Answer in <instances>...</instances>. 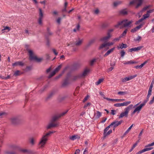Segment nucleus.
<instances>
[{
    "label": "nucleus",
    "instance_id": "obj_1",
    "mask_svg": "<svg viewBox=\"0 0 154 154\" xmlns=\"http://www.w3.org/2000/svg\"><path fill=\"white\" fill-rule=\"evenodd\" d=\"M55 132L56 131H49L43 135L40 139L38 144L39 147L41 148L44 147L48 140L49 136L51 134L55 133Z\"/></svg>",
    "mask_w": 154,
    "mask_h": 154
},
{
    "label": "nucleus",
    "instance_id": "obj_2",
    "mask_svg": "<svg viewBox=\"0 0 154 154\" xmlns=\"http://www.w3.org/2000/svg\"><path fill=\"white\" fill-rule=\"evenodd\" d=\"M133 107V105L130 104L128 106L126 107L125 110V112H122L119 116V118L120 119L124 117H127L130 110Z\"/></svg>",
    "mask_w": 154,
    "mask_h": 154
},
{
    "label": "nucleus",
    "instance_id": "obj_3",
    "mask_svg": "<svg viewBox=\"0 0 154 154\" xmlns=\"http://www.w3.org/2000/svg\"><path fill=\"white\" fill-rule=\"evenodd\" d=\"M132 23V20L128 21L127 20H125L119 22L117 24L114 26L115 27L118 28L119 25H122L124 27L128 26Z\"/></svg>",
    "mask_w": 154,
    "mask_h": 154
},
{
    "label": "nucleus",
    "instance_id": "obj_4",
    "mask_svg": "<svg viewBox=\"0 0 154 154\" xmlns=\"http://www.w3.org/2000/svg\"><path fill=\"white\" fill-rule=\"evenodd\" d=\"M114 30L113 29H110L108 30L107 36H104L100 38V41L103 42H107L112 37V35L111 34V32Z\"/></svg>",
    "mask_w": 154,
    "mask_h": 154
},
{
    "label": "nucleus",
    "instance_id": "obj_5",
    "mask_svg": "<svg viewBox=\"0 0 154 154\" xmlns=\"http://www.w3.org/2000/svg\"><path fill=\"white\" fill-rule=\"evenodd\" d=\"M154 145V142L151 143L145 146L143 149L137 152L136 154H141L145 152L150 150L153 149V147H150Z\"/></svg>",
    "mask_w": 154,
    "mask_h": 154
},
{
    "label": "nucleus",
    "instance_id": "obj_6",
    "mask_svg": "<svg viewBox=\"0 0 154 154\" xmlns=\"http://www.w3.org/2000/svg\"><path fill=\"white\" fill-rule=\"evenodd\" d=\"M28 53L30 60H34L38 62H40L42 60V58H38L37 57L34 56L32 51L31 50H28Z\"/></svg>",
    "mask_w": 154,
    "mask_h": 154
},
{
    "label": "nucleus",
    "instance_id": "obj_7",
    "mask_svg": "<svg viewBox=\"0 0 154 154\" xmlns=\"http://www.w3.org/2000/svg\"><path fill=\"white\" fill-rule=\"evenodd\" d=\"M141 102L140 101L139 103L136 104L134 106H133V107H135V108L133 111L131 113V114L132 115H133L136 112L137 114L140 113L143 108L140 105H139Z\"/></svg>",
    "mask_w": 154,
    "mask_h": 154
},
{
    "label": "nucleus",
    "instance_id": "obj_8",
    "mask_svg": "<svg viewBox=\"0 0 154 154\" xmlns=\"http://www.w3.org/2000/svg\"><path fill=\"white\" fill-rule=\"evenodd\" d=\"M143 1L144 0H132L130 2L129 4L130 5H133L137 4V5L135 8H137L142 5Z\"/></svg>",
    "mask_w": 154,
    "mask_h": 154
},
{
    "label": "nucleus",
    "instance_id": "obj_9",
    "mask_svg": "<svg viewBox=\"0 0 154 154\" xmlns=\"http://www.w3.org/2000/svg\"><path fill=\"white\" fill-rule=\"evenodd\" d=\"M90 71V70L88 68H85L83 72L80 75L75 77L74 78V79L76 80L78 78L84 77L86 76L89 73Z\"/></svg>",
    "mask_w": 154,
    "mask_h": 154
},
{
    "label": "nucleus",
    "instance_id": "obj_10",
    "mask_svg": "<svg viewBox=\"0 0 154 154\" xmlns=\"http://www.w3.org/2000/svg\"><path fill=\"white\" fill-rule=\"evenodd\" d=\"M123 122V121L122 120H121L120 121H115L112 122L109 126L110 127L113 126L114 129L116 127L118 126L119 125H120Z\"/></svg>",
    "mask_w": 154,
    "mask_h": 154
},
{
    "label": "nucleus",
    "instance_id": "obj_11",
    "mask_svg": "<svg viewBox=\"0 0 154 154\" xmlns=\"http://www.w3.org/2000/svg\"><path fill=\"white\" fill-rule=\"evenodd\" d=\"M110 127V126H108L104 129L103 133V136L104 137H106V136L109 135L112 133V129H110L107 131Z\"/></svg>",
    "mask_w": 154,
    "mask_h": 154
},
{
    "label": "nucleus",
    "instance_id": "obj_12",
    "mask_svg": "<svg viewBox=\"0 0 154 154\" xmlns=\"http://www.w3.org/2000/svg\"><path fill=\"white\" fill-rule=\"evenodd\" d=\"M114 43L113 42H106L101 45L99 47V49H101L104 48L106 47L107 46L112 45L114 44Z\"/></svg>",
    "mask_w": 154,
    "mask_h": 154
},
{
    "label": "nucleus",
    "instance_id": "obj_13",
    "mask_svg": "<svg viewBox=\"0 0 154 154\" xmlns=\"http://www.w3.org/2000/svg\"><path fill=\"white\" fill-rule=\"evenodd\" d=\"M150 15V14H149L147 13L146 14H144L143 15V17L141 18L140 19L138 20V21H137L135 24L136 25H138L139 24V23L141 22L142 21H143L144 19H146V18H148Z\"/></svg>",
    "mask_w": 154,
    "mask_h": 154
},
{
    "label": "nucleus",
    "instance_id": "obj_14",
    "mask_svg": "<svg viewBox=\"0 0 154 154\" xmlns=\"http://www.w3.org/2000/svg\"><path fill=\"white\" fill-rule=\"evenodd\" d=\"M39 18L38 20V23L39 24L42 25V19L43 17V14L41 8L39 9Z\"/></svg>",
    "mask_w": 154,
    "mask_h": 154
},
{
    "label": "nucleus",
    "instance_id": "obj_15",
    "mask_svg": "<svg viewBox=\"0 0 154 154\" xmlns=\"http://www.w3.org/2000/svg\"><path fill=\"white\" fill-rule=\"evenodd\" d=\"M136 75H135L133 76H131L128 77H126L124 79H122V81L123 82H125L127 81L130 80L137 76Z\"/></svg>",
    "mask_w": 154,
    "mask_h": 154
},
{
    "label": "nucleus",
    "instance_id": "obj_16",
    "mask_svg": "<svg viewBox=\"0 0 154 154\" xmlns=\"http://www.w3.org/2000/svg\"><path fill=\"white\" fill-rule=\"evenodd\" d=\"M143 47V46H140L137 47L133 48H130L129 49L128 51L130 52H132V51H136L140 50Z\"/></svg>",
    "mask_w": 154,
    "mask_h": 154
},
{
    "label": "nucleus",
    "instance_id": "obj_17",
    "mask_svg": "<svg viewBox=\"0 0 154 154\" xmlns=\"http://www.w3.org/2000/svg\"><path fill=\"white\" fill-rule=\"evenodd\" d=\"M59 124L58 122H56L55 123H50L47 126V128L48 129H50L51 128L55 127L57 126Z\"/></svg>",
    "mask_w": 154,
    "mask_h": 154
},
{
    "label": "nucleus",
    "instance_id": "obj_18",
    "mask_svg": "<svg viewBox=\"0 0 154 154\" xmlns=\"http://www.w3.org/2000/svg\"><path fill=\"white\" fill-rule=\"evenodd\" d=\"M104 99H106V100L109 101H116V102H120L124 101L125 100L124 99H110L106 97H104Z\"/></svg>",
    "mask_w": 154,
    "mask_h": 154
},
{
    "label": "nucleus",
    "instance_id": "obj_19",
    "mask_svg": "<svg viewBox=\"0 0 154 154\" xmlns=\"http://www.w3.org/2000/svg\"><path fill=\"white\" fill-rule=\"evenodd\" d=\"M143 24H141L139 25L136 26L135 28L132 29L131 30V32L133 33L135 32L138 30L140 29L142 26Z\"/></svg>",
    "mask_w": 154,
    "mask_h": 154
},
{
    "label": "nucleus",
    "instance_id": "obj_20",
    "mask_svg": "<svg viewBox=\"0 0 154 154\" xmlns=\"http://www.w3.org/2000/svg\"><path fill=\"white\" fill-rule=\"evenodd\" d=\"M127 47V45L125 44H124L123 43L122 44H119V45L117 46V48L118 49H122L123 48H126Z\"/></svg>",
    "mask_w": 154,
    "mask_h": 154
},
{
    "label": "nucleus",
    "instance_id": "obj_21",
    "mask_svg": "<svg viewBox=\"0 0 154 154\" xmlns=\"http://www.w3.org/2000/svg\"><path fill=\"white\" fill-rule=\"evenodd\" d=\"M24 63L22 61L16 62L12 64V66H23Z\"/></svg>",
    "mask_w": 154,
    "mask_h": 154
},
{
    "label": "nucleus",
    "instance_id": "obj_22",
    "mask_svg": "<svg viewBox=\"0 0 154 154\" xmlns=\"http://www.w3.org/2000/svg\"><path fill=\"white\" fill-rule=\"evenodd\" d=\"M115 47H114L113 48H112L111 49L108 50L106 52L105 54L104 55V57H106V56L109 55V54H110L111 53L113 52L114 50H115Z\"/></svg>",
    "mask_w": 154,
    "mask_h": 154
},
{
    "label": "nucleus",
    "instance_id": "obj_23",
    "mask_svg": "<svg viewBox=\"0 0 154 154\" xmlns=\"http://www.w3.org/2000/svg\"><path fill=\"white\" fill-rule=\"evenodd\" d=\"M11 123L14 124H17L18 122V119L15 117H13L11 118Z\"/></svg>",
    "mask_w": 154,
    "mask_h": 154
},
{
    "label": "nucleus",
    "instance_id": "obj_24",
    "mask_svg": "<svg viewBox=\"0 0 154 154\" xmlns=\"http://www.w3.org/2000/svg\"><path fill=\"white\" fill-rule=\"evenodd\" d=\"M147 63V61H145L143 63L141 64L140 65H137L135 66L134 67L136 69H141V68L144 65Z\"/></svg>",
    "mask_w": 154,
    "mask_h": 154
},
{
    "label": "nucleus",
    "instance_id": "obj_25",
    "mask_svg": "<svg viewBox=\"0 0 154 154\" xmlns=\"http://www.w3.org/2000/svg\"><path fill=\"white\" fill-rule=\"evenodd\" d=\"M80 137L78 135H73L70 137V139L72 140H74L76 139H79Z\"/></svg>",
    "mask_w": 154,
    "mask_h": 154
},
{
    "label": "nucleus",
    "instance_id": "obj_26",
    "mask_svg": "<svg viewBox=\"0 0 154 154\" xmlns=\"http://www.w3.org/2000/svg\"><path fill=\"white\" fill-rule=\"evenodd\" d=\"M83 40V39H80V38H78V40L76 41V42L75 43V45L76 46H80L82 44Z\"/></svg>",
    "mask_w": 154,
    "mask_h": 154
},
{
    "label": "nucleus",
    "instance_id": "obj_27",
    "mask_svg": "<svg viewBox=\"0 0 154 154\" xmlns=\"http://www.w3.org/2000/svg\"><path fill=\"white\" fill-rule=\"evenodd\" d=\"M104 80V79L103 78H101L100 79L98 80L96 82L95 84L96 85H98L100 84Z\"/></svg>",
    "mask_w": 154,
    "mask_h": 154
},
{
    "label": "nucleus",
    "instance_id": "obj_28",
    "mask_svg": "<svg viewBox=\"0 0 154 154\" xmlns=\"http://www.w3.org/2000/svg\"><path fill=\"white\" fill-rule=\"evenodd\" d=\"M102 115V113L101 112L97 111L96 113V115H95V117L97 119L99 118Z\"/></svg>",
    "mask_w": 154,
    "mask_h": 154
},
{
    "label": "nucleus",
    "instance_id": "obj_29",
    "mask_svg": "<svg viewBox=\"0 0 154 154\" xmlns=\"http://www.w3.org/2000/svg\"><path fill=\"white\" fill-rule=\"evenodd\" d=\"M136 63V62L134 61H132V60H130L129 61H128L127 62L124 63V65L131 64H133L135 63Z\"/></svg>",
    "mask_w": 154,
    "mask_h": 154
},
{
    "label": "nucleus",
    "instance_id": "obj_30",
    "mask_svg": "<svg viewBox=\"0 0 154 154\" xmlns=\"http://www.w3.org/2000/svg\"><path fill=\"white\" fill-rule=\"evenodd\" d=\"M134 124H132L128 128V129L125 132L124 134V135H125L126 134L128 133L130 131V130H131V128L133 126Z\"/></svg>",
    "mask_w": 154,
    "mask_h": 154
},
{
    "label": "nucleus",
    "instance_id": "obj_31",
    "mask_svg": "<svg viewBox=\"0 0 154 154\" xmlns=\"http://www.w3.org/2000/svg\"><path fill=\"white\" fill-rule=\"evenodd\" d=\"M128 93L127 91H119L118 92V94L120 95H123L127 94Z\"/></svg>",
    "mask_w": 154,
    "mask_h": 154
},
{
    "label": "nucleus",
    "instance_id": "obj_32",
    "mask_svg": "<svg viewBox=\"0 0 154 154\" xmlns=\"http://www.w3.org/2000/svg\"><path fill=\"white\" fill-rule=\"evenodd\" d=\"M122 3V2L121 1H118L115 2L114 3L113 5L115 7L117 6L118 5L121 4Z\"/></svg>",
    "mask_w": 154,
    "mask_h": 154
},
{
    "label": "nucleus",
    "instance_id": "obj_33",
    "mask_svg": "<svg viewBox=\"0 0 154 154\" xmlns=\"http://www.w3.org/2000/svg\"><path fill=\"white\" fill-rule=\"evenodd\" d=\"M59 118H60V117H59V115L57 116H55L52 118V122H54Z\"/></svg>",
    "mask_w": 154,
    "mask_h": 154
},
{
    "label": "nucleus",
    "instance_id": "obj_34",
    "mask_svg": "<svg viewBox=\"0 0 154 154\" xmlns=\"http://www.w3.org/2000/svg\"><path fill=\"white\" fill-rule=\"evenodd\" d=\"M148 102L146 100H144L141 103L140 105L143 107L146 104L147 102Z\"/></svg>",
    "mask_w": 154,
    "mask_h": 154
},
{
    "label": "nucleus",
    "instance_id": "obj_35",
    "mask_svg": "<svg viewBox=\"0 0 154 154\" xmlns=\"http://www.w3.org/2000/svg\"><path fill=\"white\" fill-rule=\"evenodd\" d=\"M131 103V102L130 101H127L126 102H124L122 103V106H127L128 105H129Z\"/></svg>",
    "mask_w": 154,
    "mask_h": 154
},
{
    "label": "nucleus",
    "instance_id": "obj_36",
    "mask_svg": "<svg viewBox=\"0 0 154 154\" xmlns=\"http://www.w3.org/2000/svg\"><path fill=\"white\" fill-rule=\"evenodd\" d=\"M154 103V96L152 97L151 99L150 100L149 102V105H152Z\"/></svg>",
    "mask_w": 154,
    "mask_h": 154
},
{
    "label": "nucleus",
    "instance_id": "obj_37",
    "mask_svg": "<svg viewBox=\"0 0 154 154\" xmlns=\"http://www.w3.org/2000/svg\"><path fill=\"white\" fill-rule=\"evenodd\" d=\"M127 31V29H125L122 33V34L120 36V37L122 38L125 36L126 34Z\"/></svg>",
    "mask_w": 154,
    "mask_h": 154
},
{
    "label": "nucleus",
    "instance_id": "obj_38",
    "mask_svg": "<svg viewBox=\"0 0 154 154\" xmlns=\"http://www.w3.org/2000/svg\"><path fill=\"white\" fill-rule=\"evenodd\" d=\"M61 65H60L58 66L54 70L56 72H57L61 68Z\"/></svg>",
    "mask_w": 154,
    "mask_h": 154
},
{
    "label": "nucleus",
    "instance_id": "obj_39",
    "mask_svg": "<svg viewBox=\"0 0 154 154\" xmlns=\"http://www.w3.org/2000/svg\"><path fill=\"white\" fill-rule=\"evenodd\" d=\"M143 11L142 10L139 12L136 15L137 17H138L139 18L141 17Z\"/></svg>",
    "mask_w": 154,
    "mask_h": 154
},
{
    "label": "nucleus",
    "instance_id": "obj_40",
    "mask_svg": "<svg viewBox=\"0 0 154 154\" xmlns=\"http://www.w3.org/2000/svg\"><path fill=\"white\" fill-rule=\"evenodd\" d=\"M114 106L116 107L122 106V103H117L114 104Z\"/></svg>",
    "mask_w": 154,
    "mask_h": 154
},
{
    "label": "nucleus",
    "instance_id": "obj_41",
    "mask_svg": "<svg viewBox=\"0 0 154 154\" xmlns=\"http://www.w3.org/2000/svg\"><path fill=\"white\" fill-rule=\"evenodd\" d=\"M68 110L64 112H62L61 114L59 115V117H61L63 116L65 114H66L68 112Z\"/></svg>",
    "mask_w": 154,
    "mask_h": 154
},
{
    "label": "nucleus",
    "instance_id": "obj_42",
    "mask_svg": "<svg viewBox=\"0 0 154 154\" xmlns=\"http://www.w3.org/2000/svg\"><path fill=\"white\" fill-rule=\"evenodd\" d=\"M56 73V72L54 70L51 73L50 75L48 76V78H49L51 77L52 76L55 74Z\"/></svg>",
    "mask_w": 154,
    "mask_h": 154
},
{
    "label": "nucleus",
    "instance_id": "obj_43",
    "mask_svg": "<svg viewBox=\"0 0 154 154\" xmlns=\"http://www.w3.org/2000/svg\"><path fill=\"white\" fill-rule=\"evenodd\" d=\"M152 88L149 87L147 94L151 95V94H152Z\"/></svg>",
    "mask_w": 154,
    "mask_h": 154
},
{
    "label": "nucleus",
    "instance_id": "obj_44",
    "mask_svg": "<svg viewBox=\"0 0 154 154\" xmlns=\"http://www.w3.org/2000/svg\"><path fill=\"white\" fill-rule=\"evenodd\" d=\"M30 142L32 145H33L34 144V139L32 137L30 138Z\"/></svg>",
    "mask_w": 154,
    "mask_h": 154
},
{
    "label": "nucleus",
    "instance_id": "obj_45",
    "mask_svg": "<svg viewBox=\"0 0 154 154\" xmlns=\"http://www.w3.org/2000/svg\"><path fill=\"white\" fill-rule=\"evenodd\" d=\"M127 11L125 10H123L120 11V13L123 14H127Z\"/></svg>",
    "mask_w": 154,
    "mask_h": 154
},
{
    "label": "nucleus",
    "instance_id": "obj_46",
    "mask_svg": "<svg viewBox=\"0 0 154 154\" xmlns=\"http://www.w3.org/2000/svg\"><path fill=\"white\" fill-rule=\"evenodd\" d=\"M120 54L121 57H123L125 54V52L124 50H122L120 52Z\"/></svg>",
    "mask_w": 154,
    "mask_h": 154
},
{
    "label": "nucleus",
    "instance_id": "obj_47",
    "mask_svg": "<svg viewBox=\"0 0 154 154\" xmlns=\"http://www.w3.org/2000/svg\"><path fill=\"white\" fill-rule=\"evenodd\" d=\"M141 38V37L140 36H138L137 38L134 39L135 41H139Z\"/></svg>",
    "mask_w": 154,
    "mask_h": 154
},
{
    "label": "nucleus",
    "instance_id": "obj_48",
    "mask_svg": "<svg viewBox=\"0 0 154 154\" xmlns=\"http://www.w3.org/2000/svg\"><path fill=\"white\" fill-rule=\"evenodd\" d=\"M137 145V143H135L133 145L131 149L129 150V152H131L136 147V146Z\"/></svg>",
    "mask_w": 154,
    "mask_h": 154
},
{
    "label": "nucleus",
    "instance_id": "obj_49",
    "mask_svg": "<svg viewBox=\"0 0 154 154\" xmlns=\"http://www.w3.org/2000/svg\"><path fill=\"white\" fill-rule=\"evenodd\" d=\"M91 105V103H87L86 104H85L84 106V108L85 109L87 107L90 106V105Z\"/></svg>",
    "mask_w": 154,
    "mask_h": 154
},
{
    "label": "nucleus",
    "instance_id": "obj_50",
    "mask_svg": "<svg viewBox=\"0 0 154 154\" xmlns=\"http://www.w3.org/2000/svg\"><path fill=\"white\" fill-rule=\"evenodd\" d=\"M95 60H96L94 59L90 61V65L91 66L93 65L94 63L95 62Z\"/></svg>",
    "mask_w": 154,
    "mask_h": 154
},
{
    "label": "nucleus",
    "instance_id": "obj_51",
    "mask_svg": "<svg viewBox=\"0 0 154 154\" xmlns=\"http://www.w3.org/2000/svg\"><path fill=\"white\" fill-rule=\"evenodd\" d=\"M143 129L141 131H140V133H139V135H138V138H139L140 139V137L142 135V134H143Z\"/></svg>",
    "mask_w": 154,
    "mask_h": 154
},
{
    "label": "nucleus",
    "instance_id": "obj_52",
    "mask_svg": "<svg viewBox=\"0 0 154 154\" xmlns=\"http://www.w3.org/2000/svg\"><path fill=\"white\" fill-rule=\"evenodd\" d=\"M154 11V9H150L147 11V13L149 14H150V13H151Z\"/></svg>",
    "mask_w": 154,
    "mask_h": 154
},
{
    "label": "nucleus",
    "instance_id": "obj_53",
    "mask_svg": "<svg viewBox=\"0 0 154 154\" xmlns=\"http://www.w3.org/2000/svg\"><path fill=\"white\" fill-rule=\"evenodd\" d=\"M154 84V79H153V80L152 81L150 86H149V87H151L152 88L153 86V85Z\"/></svg>",
    "mask_w": 154,
    "mask_h": 154
},
{
    "label": "nucleus",
    "instance_id": "obj_54",
    "mask_svg": "<svg viewBox=\"0 0 154 154\" xmlns=\"http://www.w3.org/2000/svg\"><path fill=\"white\" fill-rule=\"evenodd\" d=\"M20 71L19 70H17L15 72L14 75L15 76H17L19 75Z\"/></svg>",
    "mask_w": 154,
    "mask_h": 154
},
{
    "label": "nucleus",
    "instance_id": "obj_55",
    "mask_svg": "<svg viewBox=\"0 0 154 154\" xmlns=\"http://www.w3.org/2000/svg\"><path fill=\"white\" fill-rule=\"evenodd\" d=\"M114 68L113 67H110L107 70V72H109L111 71Z\"/></svg>",
    "mask_w": 154,
    "mask_h": 154
},
{
    "label": "nucleus",
    "instance_id": "obj_56",
    "mask_svg": "<svg viewBox=\"0 0 154 154\" xmlns=\"http://www.w3.org/2000/svg\"><path fill=\"white\" fill-rule=\"evenodd\" d=\"M61 20V18L60 17L58 18L57 20V23H58L59 24H60V23Z\"/></svg>",
    "mask_w": 154,
    "mask_h": 154
},
{
    "label": "nucleus",
    "instance_id": "obj_57",
    "mask_svg": "<svg viewBox=\"0 0 154 154\" xmlns=\"http://www.w3.org/2000/svg\"><path fill=\"white\" fill-rule=\"evenodd\" d=\"M20 151L23 152H28V151L26 149H22L20 150Z\"/></svg>",
    "mask_w": 154,
    "mask_h": 154
},
{
    "label": "nucleus",
    "instance_id": "obj_58",
    "mask_svg": "<svg viewBox=\"0 0 154 154\" xmlns=\"http://www.w3.org/2000/svg\"><path fill=\"white\" fill-rule=\"evenodd\" d=\"M150 7V6L149 5V6H146V7H144L143 9H142V10L143 11H145V10H146L147 9H148V8H149Z\"/></svg>",
    "mask_w": 154,
    "mask_h": 154
},
{
    "label": "nucleus",
    "instance_id": "obj_59",
    "mask_svg": "<svg viewBox=\"0 0 154 154\" xmlns=\"http://www.w3.org/2000/svg\"><path fill=\"white\" fill-rule=\"evenodd\" d=\"M121 38L120 37V36H119V38H114L113 39V41H118L120 40V39Z\"/></svg>",
    "mask_w": 154,
    "mask_h": 154
},
{
    "label": "nucleus",
    "instance_id": "obj_60",
    "mask_svg": "<svg viewBox=\"0 0 154 154\" xmlns=\"http://www.w3.org/2000/svg\"><path fill=\"white\" fill-rule=\"evenodd\" d=\"M116 111L114 110H111V114L114 115L116 114Z\"/></svg>",
    "mask_w": 154,
    "mask_h": 154
},
{
    "label": "nucleus",
    "instance_id": "obj_61",
    "mask_svg": "<svg viewBox=\"0 0 154 154\" xmlns=\"http://www.w3.org/2000/svg\"><path fill=\"white\" fill-rule=\"evenodd\" d=\"M52 50L55 55H57L58 54V53L56 51V50L54 49H53Z\"/></svg>",
    "mask_w": 154,
    "mask_h": 154
},
{
    "label": "nucleus",
    "instance_id": "obj_62",
    "mask_svg": "<svg viewBox=\"0 0 154 154\" xmlns=\"http://www.w3.org/2000/svg\"><path fill=\"white\" fill-rule=\"evenodd\" d=\"M88 97H89V96L88 95H87L85 97V98H84V99L83 100V102H84L85 101L88 99Z\"/></svg>",
    "mask_w": 154,
    "mask_h": 154
},
{
    "label": "nucleus",
    "instance_id": "obj_63",
    "mask_svg": "<svg viewBox=\"0 0 154 154\" xmlns=\"http://www.w3.org/2000/svg\"><path fill=\"white\" fill-rule=\"evenodd\" d=\"M88 150L86 149H85L83 152V154H88Z\"/></svg>",
    "mask_w": 154,
    "mask_h": 154
},
{
    "label": "nucleus",
    "instance_id": "obj_64",
    "mask_svg": "<svg viewBox=\"0 0 154 154\" xmlns=\"http://www.w3.org/2000/svg\"><path fill=\"white\" fill-rule=\"evenodd\" d=\"M68 84V83L67 82H66L65 81L64 82H63V84H62V86H65L66 85H67V84Z\"/></svg>",
    "mask_w": 154,
    "mask_h": 154
}]
</instances>
